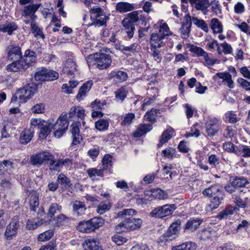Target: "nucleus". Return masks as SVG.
I'll return each instance as SVG.
<instances>
[{
  "label": "nucleus",
  "mask_w": 250,
  "mask_h": 250,
  "mask_svg": "<svg viewBox=\"0 0 250 250\" xmlns=\"http://www.w3.org/2000/svg\"><path fill=\"white\" fill-rule=\"evenodd\" d=\"M112 157L109 154L106 155L103 159V165L104 166V169L111 167L112 165Z\"/></svg>",
  "instance_id": "13d9d810"
},
{
  "label": "nucleus",
  "mask_w": 250,
  "mask_h": 250,
  "mask_svg": "<svg viewBox=\"0 0 250 250\" xmlns=\"http://www.w3.org/2000/svg\"><path fill=\"white\" fill-rule=\"evenodd\" d=\"M22 62V61H21V60L14 61L6 66V70L9 72L24 71L26 69H24V66Z\"/></svg>",
  "instance_id": "412c9836"
},
{
  "label": "nucleus",
  "mask_w": 250,
  "mask_h": 250,
  "mask_svg": "<svg viewBox=\"0 0 250 250\" xmlns=\"http://www.w3.org/2000/svg\"><path fill=\"white\" fill-rule=\"evenodd\" d=\"M34 77L37 81H45V79L46 78L45 68H42L36 72Z\"/></svg>",
  "instance_id": "e2e57ef3"
},
{
  "label": "nucleus",
  "mask_w": 250,
  "mask_h": 250,
  "mask_svg": "<svg viewBox=\"0 0 250 250\" xmlns=\"http://www.w3.org/2000/svg\"><path fill=\"white\" fill-rule=\"evenodd\" d=\"M31 28L32 32L34 34L35 37L38 38L44 39V36L42 31L38 27V24L34 21H32L31 23Z\"/></svg>",
  "instance_id": "58836bf2"
},
{
  "label": "nucleus",
  "mask_w": 250,
  "mask_h": 250,
  "mask_svg": "<svg viewBox=\"0 0 250 250\" xmlns=\"http://www.w3.org/2000/svg\"><path fill=\"white\" fill-rule=\"evenodd\" d=\"M86 171L89 177L93 180H97V176H104V169H97L96 168H89Z\"/></svg>",
  "instance_id": "e433bc0d"
},
{
  "label": "nucleus",
  "mask_w": 250,
  "mask_h": 250,
  "mask_svg": "<svg viewBox=\"0 0 250 250\" xmlns=\"http://www.w3.org/2000/svg\"><path fill=\"white\" fill-rule=\"evenodd\" d=\"M174 209V205H165L155 208L150 212V215L152 217L162 218L170 215Z\"/></svg>",
  "instance_id": "423d86ee"
},
{
  "label": "nucleus",
  "mask_w": 250,
  "mask_h": 250,
  "mask_svg": "<svg viewBox=\"0 0 250 250\" xmlns=\"http://www.w3.org/2000/svg\"><path fill=\"white\" fill-rule=\"evenodd\" d=\"M191 21L197 27L200 28L204 32L207 33L208 31V27L206 22L202 19H199L196 17H191Z\"/></svg>",
  "instance_id": "c9c22d12"
},
{
  "label": "nucleus",
  "mask_w": 250,
  "mask_h": 250,
  "mask_svg": "<svg viewBox=\"0 0 250 250\" xmlns=\"http://www.w3.org/2000/svg\"><path fill=\"white\" fill-rule=\"evenodd\" d=\"M222 191L220 189V187L218 185H215L204 189L203 191V194L205 196L211 197L217 195L219 192Z\"/></svg>",
  "instance_id": "2f4dec72"
},
{
  "label": "nucleus",
  "mask_w": 250,
  "mask_h": 250,
  "mask_svg": "<svg viewBox=\"0 0 250 250\" xmlns=\"http://www.w3.org/2000/svg\"><path fill=\"white\" fill-rule=\"evenodd\" d=\"M84 250H102L99 242L94 239H88L83 244Z\"/></svg>",
  "instance_id": "6ab92c4d"
},
{
  "label": "nucleus",
  "mask_w": 250,
  "mask_h": 250,
  "mask_svg": "<svg viewBox=\"0 0 250 250\" xmlns=\"http://www.w3.org/2000/svg\"><path fill=\"white\" fill-rule=\"evenodd\" d=\"M37 91V88L33 83H29L17 90L20 102L25 103L30 99Z\"/></svg>",
  "instance_id": "39448f33"
},
{
  "label": "nucleus",
  "mask_w": 250,
  "mask_h": 250,
  "mask_svg": "<svg viewBox=\"0 0 250 250\" xmlns=\"http://www.w3.org/2000/svg\"><path fill=\"white\" fill-rule=\"evenodd\" d=\"M174 130L171 128H169L164 131L161 135L159 143L158 144L159 147L162 146L163 144L166 143L170 140L173 136Z\"/></svg>",
  "instance_id": "c85d7f7f"
},
{
  "label": "nucleus",
  "mask_w": 250,
  "mask_h": 250,
  "mask_svg": "<svg viewBox=\"0 0 250 250\" xmlns=\"http://www.w3.org/2000/svg\"><path fill=\"white\" fill-rule=\"evenodd\" d=\"M45 222V221L43 219H41L39 221H36L35 219L28 220L26 223V227L28 229L33 230Z\"/></svg>",
  "instance_id": "a19ab883"
},
{
  "label": "nucleus",
  "mask_w": 250,
  "mask_h": 250,
  "mask_svg": "<svg viewBox=\"0 0 250 250\" xmlns=\"http://www.w3.org/2000/svg\"><path fill=\"white\" fill-rule=\"evenodd\" d=\"M45 110V104L43 103L37 104L31 108L32 112L35 114L43 113L44 112Z\"/></svg>",
  "instance_id": "6e6d98bb"
},
{
  "label": "nucleus",
  "mask_w": 250,
  "mask_h": 250,
  "mask_svg": "<svg viewBox=\"0 0 250 250\" xmlns=\"http://www.w3.org/2000/svg\"><path fill=\"white\" fill-rule=\"evenodd\" d=\"M135 117V116L133 113H128L125 115L124 117V119L121 123L122 125H130Z\"/></svg>",
  "instance_id": "bf43d9fd"
},
{
  "label": "nucleus",
  "mask_w": 250,
  "mask_h": 250,
  "mask_svg": "<svg viewBox=\"0 0 250 250\" xmlns=\"http://www.w3.org/2000/svg\"><path fill=\"white\" fill-rule=\"evenodd\" d=\"M134 9L133 4L126 2H119L116 3L115 9L120 13H126L131 11Z\"/></svg>",
  "instance_id": "5701e85b"
},
{
  "label": "nucleus",
  "mask_w": 250,
  "mask_h": 250,
  "mask_svg": "<svg viewBox=\"0 0 250 250\" xmlns=\"http://www.w3.org/2000/svg\"><path fill=\"white\" fill-rule=\"evenodd\" d=\"M85 116V110L83 107L75 106L71 107L69 112L68 118L72 120L81 119L83 120Z\"/></svg>",
  "instance_id": "ddd939ff"
},
{
  "label": "nucleus",
  "mask_w": 250,
  "mask_h": 250,
  "mask_svg": "<svg viewBox=\"0 0 250 250\" xmlns=\"http://www.w3.org/2000/svg\"><path fill=\"white\" fill-rule=\"evenodd\" d=\"M52 155L49 152L43 151L31 156L30 163L33 166H41L43 163L51 159Z\"/></svg>",
  "instance_id": "6e6552de"
},
{
  "label": "nucleus",
  "mask_w": 250,
  "mask_h": 250,
  "mask_svg": "<svg viewBox=\"0 0 250 250\" xmlns=\"http://www.w3.org/2000/svg\"><path fill=\"white\" fill-rule=\"evenodd\" d=\"M64 66L62 69L64 73L68 75L72 76L77 71V65L75 62L71 58L67 59L64 63Z\"/></svg>",
  "instance_id": "f3484780"
},
{
  "label": "nucleus",
  "mask_w": 250,
  "mask_h": 250,
  "mask_svg": "<svg viewBox=\"0 0 250 250\" xmlns=\"http://www.w3.org/2000/svg\"><path fill=\"white\" fill-rule=\"evenodd\" d=\"M165 38L158 33H152L150 38V44L153 49L160 48L163 44V40Z\"/></svg>",
  "instance_id": "2eb2a0df"
},
{
  "label": "nucleus",
  "mask_w": 250,
  "mask_h": 250,
  "mask_svg": "<svg viewBox=\"0 0 250 250\" xmlns=\"http://www.w3.org/2000/svg\"><path fill=\"white\" fill-rule=\"evenodd\" d=\"M111 208V204L109 201L102 202L97 206L96 211L99 214H103L108 211Z\"/></svg>",
  "instance_id": "4c0bfd02"
},
{
  "label": "nucleus",
  "mask_w": 250,
  "mask_h": 250,
  "mask_svg": "<svg viewBox=\"0 0 250 250\" xmlns=\"http://www.w3.org/2000/svg\"><path fill=\"white\" fill-rule=\"evenodd\" d=\"M215 231L211 229H205L203 230L200 233V238L201 240H206L211 238L212 235H214Z\"/></svg>",
  "instance_id": "864d4df0"
},
{
  "label": "nucleus",
  "mask_w": 250,
  "mask_h": 250,
  "mask_svg": "<svg viewBox=\"0 0 250 250\" xmlns=\"http://www.w3.org/2000/svg\"><path fill=\"white\" fill-rule=\"evenodd\" d=\"M210 5L212 12L215 14L221 13V6L218 0H213L211 1Z\"/></svg>",
  "instance_id": "338daca9"
},
{
  "label": "nucleus",
  "mask_w": 250,
  "mask_h": 250,
  "mask_svg": "<svg viewBox=\"0 0 250 250\" xmlns=\"http://www.w3.org/2000/svg\"><path fill=\"white\" fill-rule=\"evenodd\" d=\"M207 46L209 50H213L216 47V51L218 54L221 55L222 53L221 48L220 47V44L215 40H213L211 42H208Z\"/></svg>",
  "instance_id": "603ef678"
},
{
  "label": "nucleus",
  "mask_w": 250,
  "mask_h": 250,
  "mask_svg": "<svg viewBox=\"0 0 250 250\" xmlns=\"http://www.w3.org/2000/svg\"><path fill=\"white\" fill-rule=\"evenodd\" d=\"M36 54L34 51L26 50L24 53L22 60V63L24 66V69H27L29 65L36 61Z\"/></svg>",
  "instance_id": "4468645a"
},
{
  "label": "nucleus",
  "mask_w": 250,
  "mask_h": 250,
  "mask_svg": "<svg viewBox=\"0 0 250 250\" xmlns=\"http://www.w3.org/2000/svg\"><path fill=\"white\" fill-rule=\"evenodd\" d=\"M185 22L182 24L180 29L181 36L183 39H187L189 37L190 28L192 25L191 17L187 14L184 17Z\"/></svg>",
  "instance_id": "9d476101"
},
{
  "label": "nucleus",
  "mask_w": 250,
  "mask_h": 250,
  "mask_svg": "<svg viewBox=\"0 0 250 250\" xmlns=\"http://www.w3.org/2000/svg\"><path fill=\"white\" fill-rule=\"evenodd\" d=\"M181 229V221L177 220L173 222L168 228L167 230L164 234L166 240H172L178 235Z\"/></svg>",
  "instance_id": "1a4fd4ad"
},
{
  "label": "nucleus",
  "mask_w": 250,
  "mask_h": 250,
  "mask_svg": "<svg viewBox=\"0 0 250 250\" xmlns=\"http://www.w3.org/2000/svg\"><path fill=\"white\" fill-rule=\"evenodd\" d=\"M67 115L66 113H62L54 124H53L52 128L54 132V136L56 138H60L62 136L68 126L67 121Z\"/></svg>",
  "instance_id": "20e7f679"
},
{
  "label": "nucleus",
  "mask_w": 250,
  "mask_h": 250,
  "mask_svg": "<svg viewBox=\"0 0 250 250\" xmlns=\"http://www.w3.org/2000/svg\"><path fill=\"white\" fill-rule=\"evenodd\" d=\"M210 26L213 33H221L223 31V25L217 18H213L210 21Z\"/></svg>",
  "instance_id": "72a5a7b5"
},
{
  "label": "nucleus",
  "mask_w": 250,
  "mask_h": 250,
  "mask_svg": "<svg viewBox=\"0 0 250 250\" xmlns=\"http://www.w3.org/2000/svg\"><path fill=\"white\" fill-rule=\"evenodd\" d=\"M127 90L125 87H121L115 92L116 98L123 101L126 97Z\"/></svg>",
  "instance_id": "09e8293b"
},
{
  "label": "nucleus",
  "mask_w": 250,
  "mask_h": 250,
  "mask_svg": "<svg viewBox=\"0 0 250 250\" xmlns=\"http://www.w3.org/2000/svg\"><path fill=\"white\" fill-rule=\"evenodd\" d=\"M93 84L92 81H88L83 83L80 88L76 96L77 100L81 101L86 96V93L90 90Z\"/></svg>",
  "instance_id": "4be33fe9"
},
{
  "label": "nucleus",
  "mask_w": 250,
  "mask_h": 250,
  "mask_svg": "<svg viewBox=\"0 0 250 250\" xmlns=\"http://www.w3.org/2000/svg\"><path fill=\"white\" fill-rule=\"evenodd\" d=\"M39 194L35 191L31 193L30 198V208L33 211H36L37 208L39 207Z\"/></svg>",
  "instance_id": "473e14b6"
},
{
  "label": "nucleus",
  "mask_w": 250,
  "mask_h": 250,
  "mask_svg": "<svg viewBox=\"0 0 250 250\" xmlns=\"http://www.w3.org/2000/svg\"><path fill=\"white\" fill-rule=\"evenodd\" d=\"M220 47L222 48V49H221L222 53L225 54H231L232 52V48L230 44L226 42L220 43Z\"/></svg>",
  "instance_id": "69168bd1"
},
{
  "label": "nucleus",
  "mask_w": 250,
  "mask_h": 250,
  "mask_svg": "<svg viewBox=\"0 0 250 250\" xmlns=\"http://www.w3.org/2000/svg\"><path fill=\"white\" fill-rule=\"evenodd\" d=\"M77 228L78 230L83 233L92 232L87 221L80 222Z\"/></svg>",
  "instance_id": "49530a36"
},
{
  "label": "nucleus",
  "mask_w": 250,
  "mask_h": 250,
  "mask_svg": "<svg viewBox=\"0 0 250 250\" xmlns=\"http://www.w3.org/2000/svg\"><path fill=\"white\" fill-rule=\"evenodd\" d=\"M87 221L92 232L102 227L104 224V220L100 217H94Z\"/></svg>",
  "instance_id": "b1692460"
},
{
  "label": "nucleus",
  "mask_w": 250,
  "mask_h": 250,
  "mask_svg": "<svg viewBox=\"0 0 250 250\" xmlns=\"http://www.w3.org/2000/svg\"><path fill=\"white\" fill-rule=\"evenodd\" d=\"M159 24V34L166 38L172 34L170 31L169 28L167 23L165 22L163 20H161L158 21Z\"/></svg>",
  "instance_id": "7c9ffc66"
},
{
  "label": "nucleus",
  "mask_w": 250,
  "mask_h": 250,
  "mask_svg": "<svg viewBox=\"0 0 250 250\" xmlns=\"http://www.w3.org/2000/svg\"><path fill=\"white\" fill-rule=\"evenodd\" d=\"M40 4H29L24 7L21 12V15L24 17H30L32 21H34L36 18L35 13L39 8Z\"/></svg>",
  "instance_id": "f8f14e48"
},
{
  "label": "nucleus",
  "mask_w": 250,
  "mask_h": 250,
  "mask_svg": "<svg viewBox=\"0 0 250 250\" xmlns=\"http://www.w3.org/2000/svg\"><path fill=\"white\" fill-rule=\"evenodd\" d=\"M201 126L200 124L197 123L193 125L191 128L190 132L189 133H186L185 136L187 138L190 137H197L200 135V128Z\"/></svg>",
  "instance_id": "a18cd8bd"
},
{
  "label": "nucleus",
  "mask_w": 250,
  "mask_h": 250,
  "mask_svg": "<svg viewBox=\"0 0 250 250\" xmlns=\"http://www.w3.org/2000/svg\"><path fill=\"white\" fill-rule=\"evenodd\" d=\"M202 222V220L198 218L191 219L185 225L184 229L191 232L194 231L199 227Z\"/></svg>",
  "instance_id": "393cba45"
},
{
  "label": "nucleus",
  "mask_w": 250,
  "mask_h": 250,
  "mask_svg": "<svg viewBox=\"0 0 250 250\" xmlns=\"http://www.w3.org/2000/svg\"><path fill=\"white\" fill-rule=\"evenodd\" d=\"M152 196L160 200L165 199L167 197V193L161 189H156L155 191L153 192Z\"/></svg>",
  "instance_id": "052dcab7"
},
{
  "label": "nucleus",
  "mask_w": 250,
  "mask_h": 250,
  "mask_svg": "<svg viewBox=\"0 0 250 250\" xmlns=\"http://www.w3.org/2000/svg\"><path fill=\"white\" fill-rule=\"evenodd\" d=\"M53 235V232L51 230H48L41 233L38 237L39 241L43 242L49 240Z\"/></svg>",
  "instance_id": "5fc2aeb1"
},
{
  "label": "nucleus",
  "mask_w": 250,
  "mask_h": 250,
  "mask_svg": "<svg viewBox=\"0 0 250 250\" xmlns=\"http://www.w3.org/2000/svg\"><path fill=\"white\" fill-rule=\"evenodd\" d=\"M19 226V219L18 216H15L12 219L10 223L7 226L4 232V236L6 239L11 240L15 237L17 233V230Z\"/></svg>",
  "instance_id": "0eeeda50"
},
{
  "label": "nucleus",
  "mask_w": 250,
  "mask_h": 250,
  "mask_svg": "<svg viewBox=\"0 0 250 250\" xmlns=\"http://www.w3.org/2000/svg\"><path fill=\"white\" fill-rule=\"evenodd\" d=\"M110 77L118 82L122 83L126 80L127 74L126 72L120 70H113L110 73Z\"/></svg>",
  "instance_id": "cd10ccee"
},
{
  "label": "nucleus",
  "mask_w": 250,
  "mask_h": 250,
  "mask_svg": "<svg viewBox=\"0 0 250 250\" xmlns=\"http://www.w3.org/2000/svg\"><path fill=\"white\" fill-rule=\"evenodd\" d=\"M152 129V125L150 124L140 125L137 130L133 133V136L136 138L140 137L146 134Z\"/></svg>",
  "instance_id": "a878e982"
},
{
  "label": "nucleus",
  "mask_w": 250,
  "mask_h": 250,
  "mask_svg": "<svg viewBox=\"0 0 250 250\" xmlns=\"http://www.w3.org/2000/svg\"><path fill=\"white\" fill-rule=\"evenodd\" d=\"M232 185L236 188L238 187H245L249 184V181L244 177H236L231 181Z\"/></svg>",
  "instance_id": "37998d69"
},
{
  "label": "nucleus",
  "mask_w": 250,
  "mask_h": 250,
  "mask_svg": "<svg viewBox=\"0 0 250 250\" xmlns=\"http://www.w3.org/2000/svg\"><path fill=\"white\" fill-rule=\"evenodd\" d=\"M34 134V131L32 127L29 129H25L23 130L20 135V141L21 144H27L32 139Z\"/></svg>",
  "instance_id": "aec40b11"
},
{
  "label": "nucleus",
  "mask_w": 250,
  "mask_h": 250,
  "mask_svg": "<svg viewBox=\"0 0 250 250\" xmlns=\"http://www.w3.org/2000/svg\"><path fill=\"white\" fill-rule=\"evenodd\" d=\"M87 62L89 66L94 65L100 70H104L110 66L112 59L109 54L97 53L89 55L87 58Z\"/></svg>",
  "instance_id": "f257e3e1"
},
{
  "label": "nucleus",
  "mask_w": 250,
  "mask_h": 250,
  "mask_svg": "<svg viewBox=\"0 0 250 250\" xmlns=\"http://www.w3.org/2000/svg\"><path fill=\"white\" fill-rule=\"evenodd\" d=\"M49 161H50L49 164V169L51 170L59 171L61 170L62 166L60 160H55L54 156L52 155L51 159Z\"/></svg>",
  "instance_id": "de8ad7c7"
},
{
  "label": "nucleus",
  "mask_w": 250,
  "mask_h": 250,
  "mask_svg": "<svg viewBox=\"0 0 250 250\" xmlns=\"http://www.w3.org/2000/svg\"><path fill=\"white\" fill-rule=\"evenodd\" d=\"M176 150L173 148L168 147L162 151L164 156L166 158H172L175 155Z\"/></svg>",
  "instance_id": "774afa93"
},
{
  "label": "nucleus",
  "mask_w": 250,
  "mask_h": 250,
  "mask_svg": "<svg viewBox=\"0 0 250 250\" xmlns=\"http://www.w3.org/2000/svg\"><path fill=\"white\" fill-rule=\"evenodd\" d=\"M62 209V207L57 203H52L49 206L47 212V216L52 218L55 213L60 212Z\"/></svg>",
  "instance_id": "79ce46f5"
},
{
  "label": "nucleus",
  "mask_w": 250,
  "mask_h": 250,
  "mask_svg": "<svg viewBox=\"0 0 250 250\" xmlns=\"http://www.w3.org/2000/svg\"><path fill=\"white\" fill-rule=\"evenodd\" d=\"M95 126L100 131L106 130L109 126V122L107 120L100 119L95 123Z\"/></svg>",
  "instance_id": "ea45409f"
},
{
  "label": "nucleus",
  "mask_w": 250,
  "mask_h": 250,
  "mask_svg": "<svg viewBox=\"0 0 250 250\" xmlns=\"http://www.w3.org/2000/svg\"><path fill=\"white\" fill-rule=\"evenodd\" d=\"M143 221L140 218H129L116 226L117 233L134 230L141 228Z\"/></svg>",
  "instance_id": "f03ea898"
},
{
  "label": "nucleus",
  "mask_w": 250,
  "mask_h": 250,
  "mask_svg": "<svg viewBox=\"0 0 250 250\" xmlns=\"http://www.w3.org/2000/svg\"><path fill=\"white\" fill-rule=\"evenodd\" d=\"M219 129L218 120L210 119L206 123V130L208 135L210 137L216 135Z\"/></svg>",
  "instance_id": "9b49d317"
},
{
  "label": "nucleus",
  "mask_w": 250,
  "mask_h": 250,
  "mask_svg": "<svg viewBox=\"0 0 250 250\" xmlns=\"http://www.w3.org/2000/svg\"><path fill=\"white\" fill-rule=\"evenodd\" d=\"M57 180L58 182L61 184H63L69 187L71 186L69 179L63 174H59L58 176Z\"/></svg>",
  "instance_id": "0e129e2a"
},
{
  "label": "nucleus",
  "mask_w": 250,
  "mask_h": 250,
  "mask_svg": "<svg viewBox=\"0 0 250 250\" xmlns=\"http://www.w3.org/2000/svg\"><path fill=\"white\" fill-rule=\"evenodd\" d=\"M158 110L156 109L152 108L150 111L147 112L145 116V119L147 121L154 123L156 121Z\"/></svg>",
  "instance_id": "3c124183"
},
{
  "label": "nucleus",
  "mask_w": 250,
  "mask_h": 250,
  "mask_svg": "<svg viewBox=\"0 0 250 250\" xmlns=\"http://www.w3.org/2000/svg\"><path fill=\"white\" fill-rule=\"evenodd\" d=\"M208 162L212 167H217L219 166V158L216 155L211 154L208 158Z\"/></svg>",
  "instance_id": "4d7b16f0"
},
{
  "label": "nucleus",
  "mask_w": 250,
  "mask_h": 250,
  "mask_svg": "<svg viewBox=\"0 0 250 250\" xmlns=\"http://www.w3.org/2000/svg\"><path fill=\"white\" fill-rule=\"evenodd\" d=\"M210 5L208 0H198L196 4L193 6L197 10L204 11Z\"/></svg>",
  "instance_id": "c03bdc74"
},
{
  "label": "nucleus",
  "mask_w": 250,
  "mask_h": 250,
  "mask_svg": "<svg viewBox=\"0 0 250 250\" xmlns=\"http://www.w3.org/2000/svg\"><path fill=\"white\" fill-rule=\"evenodd\" d=\"M53 124L46 122L45 121V123H43V125L40 126L41 131L39 134V137L41 139L45 138L50 133Z\"/></svg>",
  "instance_id": "c756f323"
},
{
  "label": "nucleus",
  "mask_w": 250,
  "mask_h": 250,
  "mask_svg": "<svg viewBox=\"0 0 250 250\" xmlns=\"http://www.w3.org/2000/svg\"><path fill=\"white\" fill-rule=\"evenodd\" d=\"M90 19L92 21L91 25L100 27L105 24L106 17L103 9L99 6H94L89 10Z\"/></svg>",
  "instance_id": "7ed1b4c3"
},
{
  "label": "nucleus",
  "mask_w": 250,
  "mask_h": 250,
  "mask_svg": "<svg viewBox=\"0 0 250 250\" xmlns=\"http://www.w3.org/2000/svg\"><path fill=\"white\" fill-rule=\"evenodd\" d=\"M45 81H54L56 80L59 77V74L58 72L52 70L48 69L45 68Z\"/></svg>",
  "instance_id": "8fccbe9b"
},
{
  "label": "nucleus",
  "mask_w": 250,
  "mask_h": 250,
  "mask_svg": "<svg viewBox=\"0 0 250 250\" xmlns=\"http://www.w3.org/2000/svg\"><path fill=\"white\" fill-rule=\"evenodd\" d=\"M22 53L19 46L12 45L7 49V57L8 59L19 60L21 57Z\"/></svg>",
  "instance_id": "a211bd4d"
},
{
  "label": "nucleus",
  "mask_w": 250,
  "mask_h": 250,
  "mask_svg": "<svg viewBox=\"0 0 250 250\" xmlns=\"http://www.w3.org/2000/svg\"><path fill=\"white\" fill-rule=\"evenodd\" d=\"M18 28V25L13 21L6 22L4 24L0 25V31L7 32L8 34L11 35L13 32Z\"/></svg>",
  "instance_id": "bb28decb"
},
{
  "label": "nucleus",
  "mask_w": 250,
  "mask_h": 250,
  "mask_svg": "<svg viewBox=\"0 0 250 250\" xmlns=\"http://www.w3.org/2000/svg\"><path fill=\"white\" fill-rule=\"evenodd\" d=\"M112 240L117 245H122L126 242L127 239L123 236L116 234L112 237Z\"/></svg>",
  "instance_id": "680f3d73"
},
{
  "label": "nucleus",
  "mask_w": 250,
  "mask_h": 250,
  "mask_svg": "<svg viewBox=\"0 0 250 250\" xmlns=\"http://www.w3.org/2000/svg\"><path fill=\"white\" fill-rule=\"evenodd\" d=\"M224 195L223 191L219 192L217 195L213 196V198L211 201V203L209 205L210 207L212 209L217 208L221 204Z\"/></svg>",
  "instance_id": "f704fd0d"
},
{
  "label": "nucleus",
  "mask_w": 250,
  "mask_h": 250,
  "mask_svg": "<svg viewBox=\"0 0 250 250\" xmlns=\"http://www.w3.org/2000/svg\"><path fill=\"white\" fill-rule=\"evenodd\" d=\"M73 208L74 214L77 216H81L85 214L86 210L85 205L83 202L75 201L71 203Z\"/></svg>",
  "instance_id": "dca6fc26"
}]
</instances>
